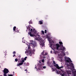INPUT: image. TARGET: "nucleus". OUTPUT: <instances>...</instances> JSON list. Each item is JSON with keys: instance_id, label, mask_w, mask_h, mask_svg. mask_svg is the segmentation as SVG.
I'll return each instance as SVG.
<instances>
[{"instance_id": "obj_16", "label": "nucleus", "mask_w": 76, "mask_h": 76, "mask_svg": "<svg viewBox=\"0 0 76 76\" xmlns=\"http://www.w3.org/2000/svg\"><path fill=\"white\" fill-rule=\"evenodd\" d=\"M59 44H60L61 46H62V47H63V42H59Z\"/></svg>"}, {"instance_id": "obj_10", "label": "nucleus", "mask_w": 76, "mask_h": 76, "mask_svg": "<svg viewBox=\"0 0 76 76\" xmlns=\"http://www.w3.org/2000/svg\"><path fill=\"white\" fill-rule=\"evenodd\" d=\"M16 26H14L13 28V30L14 32H19V31L17 29L16 30Z\"/></svg>"}, {"instance_id": "obj_20", "label": "nucleus", "mask_w": 76, "mask_h": 76, "mask_svg": "<svg viewBox=\"0 0 76 76\" xmlns=\"http://www.w3.org/2000/svg\"><path fill=\"white\" fill-rule=\"evenodd\" d=\"M52 70H53V72H54L55 71V70H56V69H54V68H51Z\"/></svg>"}, {"instance_id": "obj_19", "label": "nucleus", "mask_w": 76, "mask_h": 76, "mask_svg": "<svg viewBox=\"0 0 76 76\" xmlns=\"http://www.w3.org/2000/svg\"><path fill=\"white\" fill-rule=\"evenodd\" d=\"M56 73H57V74H60V72H58V71L57 70V69L56 70Z\"/></svg>"}, {"instance_id": "obj_45", "label": "nucleus", "mask_w": 76, "mask_h": 76, "mask_svg": "<svg viewBox=\"0 0 76 76\" xmlns=\"http://www.w3.org/2000/svg\"><path fill=\"white\" fill-rule=\"evenodd\" d=\"M35 68H36V69H37V67H35Z\"/></svg>"}, {"instance_id": "obj_34", "label": "nucleus", "mask_w": 76, "mask_h": 76, "mask_svg": "<svg viewBox=\"0 0 76 76\" xmlns=\"http://www.w3.org/2000/svg\"><path fill=\"white\" fill-rule=\"evenodd\" d=\"M45 34H47V30H45Z\"/></svg>"}, {"instance_id": "obj_31", "label": "nucleus", "mask_w": 76, "mask_h": 76, "mask_svg": "<svg viewBox=\"0 0 76 76\" xmlns=\"http://www.w3.org/2000/svg\"><path fill=\"white\" fill-rule=\"evenodd\" d=\"M43 69H46V66H44L42 67Z\"/></svg>"}, {"instance_id": "obj_30", "label": "nucleus", "mask_w": 76, "mask_h": 76, "mask_svg": "<svg viewBox=\"0 0 76 76\" xmlns=\"http://www.w3.org/2000/svg\"><path fill=\"white\" fill-rule=\"evenodd\" d=\"M15 61H16V62L18 61V59H17V58L15 59Z\"/></svg>"}, {"instance_id": "obj_43", "label": "nucleus", "mask_w": 76, "mask_h": 76, "mask_svg": "<svg viewBox=\"0 0 76 76\" xmlns=\"http://www.w3.org/2000/svg\"><path fill=\"white\" fill-rule=\"evenodd\" d=\"M44 58H46V57L45 56Z\"/></svg>"}, {"instance_id": "obj_26", "label": "nucleus", "mask_w": 76, "mask_h": 76, "mask_svg": "<svg viewBox=\"0 0 76 76\" xmlns=\"http://www.w3.org/2000/svg\"><path fill=\"white\" fill-rule=\"evenodd\" d=\"M6 74H7V73H4V76H7V75H6Z\"/></svg>"}, {"instance_id": "obj_42", "label": "nucleus", "mask_w": 76, "mask_h": 76, "mask_svg": "<svg viewBox=\"0 0 76 76\" xmlns=\"http://www.w3.org/2000/svg\"><path fill=\"white\" fill-rule=\"evenodd\" d=\"M37 39V40H38V39Z\"/></svg>"}, {"instance_id": "obj_4", "label": "nucleus", "mask_w": 76, "mask_h": 76, "mask_svg": "<svg viewBox=\"0 0 76 76\" xmlns=\"http://www.w3.org/2000/svg\"><path fill=\"white\" fill-rule=\"evenodd\" d=\"M30 41V44H32V47L35 48L37 46V42H36L35 41L34 42L32 40H31Z\"/></svg>"}, {"instance_id": "obj_13", "label": "nucleus", "mask_w": 76, "mask_h": 76, "mask_svg": "<svg viewBox=\"0 0 76 76\" xmlns=\"http://www.w3.org/2000/svg\"><path fill=\"white\" fill-rule=\"evenodd\" d=\"M74 76H76V71H74L73 72Z\"/></svg>"}, {"instance_id": "obj_40", "label": "nucleus", "mask_w": 76, "mask_h": 76, "mask_svg": "<svg viewBox=\"0 0 76 76\" xmlns=\"http://www.w3.org/2000/svg\"><path fill=\"white\" fill-rule=\"evenodd\" d=\"M25 71H27V69H25Z\"/></svg>"}, {"instance_id": "obj_39", "label": "nucleus", "mask_w": 76, "mask_h": 76, "mask_svg": "<svg viewBox=\"0 0 76 76\" xmlns=\"http://www.w3.org/2000/svg\"><path fill=\"white\" fill-rule=\"evenodd\" d=\"M26 64H28V66H29V64L28 63H27Z\"/></svg>"}, {"instance_id": "obj_47", "label": "nucleus", "mask_w": 76, "mask_h": 76, "mask_svg": "<svg viewBox=\"0 0 76 76\" xmlns=\"http://www.w3.org/2000/svg\"><path fill=\"white\" fill-rule=\"evenodd\" d=\"M0 67H1V66H0Z\"/></svg>"}, {"instance_id": "obj_37", "label": "nucleus", "mask_w": 76, "mask_h": 76, "mask_svg": "<svg viewBox=\"0 0 76 76\" xmlns=\"http://www.w3.org/2000/svg\"><path fill=\"white\" fill-rule=\"evenodd\" d=\"M16 55H15V54L13 55V57H15V56Z\"/></svg>"}, {"instance_id": "obj_12", "label": "nucleus", "mask_w": 76, "mask_h": 76, "mask_svg": "<svg viewBox=\"0 0 76 76\" xmlns=\"http://www.w3.org/2000/svg\"><path fill=\"white\" fill-rule=\"evenodd\" d=\"M54 46H55V45H53L52 44H50V47L52 49V50H54L53 49V48H54Z\"/></svg>"}, {"instance_id": "obj_1", "label": "nucleus", "mask_w": 76, "mask_h": 76, "mask_svg": "<svg viewBox=\"0 0 76 76\" xmlns=\"http://www.w3.org/2000/svg\"><path fill=\"white\" fill-rule=\"evenodd\" d=\"M66 61L67 63H69V64L67 65L68 67L67 69H70L71 70H73L74 68V66H73V63H71V62H72V61L71 60L70 58H69L68 60H66Z\"/></svg>"}, {"instance_id": "obj_36", "label": "nucleus", "mask_w": 76, "mask_h": 76, "mask_svg": "<svg viewBox=\"0 0 76 76\" xmlns=\"http://www.w3.org/2000/svg\"><path fill=\"white\" fill-rule=\"evenodd\" d=\"M8 76H13V75H8Z\"/></svg>"}, {"instance_id": "obj_38", "label": "nucleus", "mask_w": 76, "mask_h": 76, "mask_svg": "<svg viewBox=\"0 0 76 76\" xmlns=\"http://www.w3.org/2000/svg\"><path fill=\"white\" fill-rule=\"evenodd\" d=\"M52 50H51V51H50V53H52Z\"/></svg>"}, {"instance_id": "obj_41", "label": "nucleus", "mask_w": 76, "mask_h": 76, "mask_svg": "<svg viewBox=\"0 0 76 76\" xmlns=\"http://www.w3.org/2000/svg\"><path fill=\"white\" fill-rule=\"evenodd\" d=\"M28 29H29V30H30V27H29V28H28Z\"/></svg>"}, {"instance_id": "obj_8", "label": "nucleus", "mask_w": 76, "mask_h": 76, "mask_svg": "<svg viewBox=\"0 0 76 76\" xmlns=\"http://www.w3.org/2000/svg\"><path fill=\"white\" fill-rule=\"evenodd\" d=\"M25 62V61L23 59L21 61H20V62H21V63H20L19 64H17V66H21V65H22L23 64V63Z\"/></svg>"}, {"instance_id": "obj_28", "label": "nucleus", "mask_w": 76, "mask_h": 76, "mask_svg": "<svg viewBox=\"0 0 76 76\" xmlns=\"http://www.w3.org/2000/svg\"><path fill=\"white\" fill-rule=\"evenodd\" d=\"M42 63H44V59H42Z\"/></svg>"}, {"instance_id": "obj_18", "label": "nucleus", "mask_w": 76, "mask_h": 76, "mask_svg": "<svg viewBox=\"0 0 76 76\" xmlns=\"http://www.w3.org/2000/svg\"><path fill=\"white\" fill-rule=\"evenodd\" d=\"M48 55V53L47 52L45 53V54L43 55L44 56H47Z\"/></svg>"}, {"instance_id": "obj_7", "label": "nucleus", "mask_w": 76, "mask_h": 76, "mask_svg": "<svg viewBox=\"0 0 76 76\" xmlns=\"http://www.w3.org/2000/svg\"><path fill=\"white\" fill-rule=\"evenodd\" d=\"M40 45H42V47L44 46V45H45L44 44V40L42 39L40 40Z\"/></svg>"}, {"instance_id": "obj_9", "label": "nucleus", "mask_w": 76, "mask_h": 76, "mask_svg": "<svg viewBox=\"0 0 76 76\" xmlns=\"http://www.w3.org/2000/svg\"><path fill=\"white\" fill-rule=\"evenodd\" d=\"M9 70L7 69V68H5L4 70V73H8L9 72Z\"/></svg>"}, {"instance_id": "obj_27", "label": "nucleus", "mask_w": 76, "mask_h": 76, "mask_svg": "<svg viewBox=\"0 0 76 76\" xmlns=\"http://www.w3.org/2000/svg\"><path fill=\"white\" fill-rule=\"evenodd\" d=\"M26 58H27V57H25V58H24V60H26Z\"/></svg>"}, {"instance_id": "obj_25", "label": "nucleus", "mask_w": 76, "mask_h": 76, "mask_svg": "<svg viewBox=\"0 0 76 76\" xmlns=\"http://www.w3.org/2000/svg\"><path fill=\"white\" fill-rule=\"evenodd\" d=\"M63 47V50H65V49H66V48H65L64 47H63V46H62Z\"/></svg>"}, {"instance_id": "obj_2", "label": "nucleus", "mask_w": 76, "mask_h": 76, "mask_svg": "<svg viewBox=\"0 0 76 76\" xmlns=\"http://www.w3.org/2000/svg\"><path fill=\"white\" fill-rule=\"evenodd\" d=\"M44 65V64L42 63V62H41L40 61H39V64H37V68L38 70H40L42 68V66H43Z\"/></svg>"}, {"instance_id": "obj_32", "label": "nucleus", "mask_w": 76, "mask_h": 76, "mask_svg": "<svg viewBox=\"0 0 76 76\" xmlns=\"http://www.w3.org/2000/svg\"><path fill=\"white\" fill-rule=\"evenodd\" d=\"M29 24H30V23H31V24L32 23V21H30L29 22Z\"/></svg>"}, {"instance_id": "obj_22", "label": "nucleus", "mask_w": 76, "mask_h": 76, "mask_svg": "<svg viewBox=\"0 0 76 76\" xmlns=\"http://www.w3.org/2000/svg\"><path fill=\"white\" fill-rule=\"evenodd\" d=\"M44 51H43L41 53V54L42 55H44Z\"/></svg>"}, {"instance_id": "obj_15", "label": "nucleus", "mask_w": 76, "mask_h": 76, "mask_svg": "<svg viewBox=\"0 0 76 76\" xmlns=\"http://www.w3.org/2000/svg\"><path fill=\"white\" fill-rule=\"evenodd\" d=\"M60 47V45H56V49L57 50H58V48Z\"/></svg>"}, {"instance_id": "obj_35", "label": "nucleus", "mask_w": 76, "mask_h": 76, "mask_svg": "<svg viewBox=\"0 0 76 76\" xmlns=\"http://www.w3.org/2000/svg\"><path fill=\"white\" fill-rule=\"evenodd\" d=\"M13 54H16V52L15 51H14L13 52Z\"/></svg>"}, {"instance_id": "obj_3", "label": "nucleus", "mask_w": 76, "mask_h": 76, "mask_svg": "<svg viewBox=\"0 0 76 76\" xmlns=\"http://www.w3.org/2000/svg\"><path fill=\"white\" fill-rule=\"evenodd\" d=\"M53 63L54 66L56 67V68L58 69H59L60 70L62 68H63L64 67L63 66L61 67L58 66V64H56V62H55V61H53Z\"/></svg>"}, {"instance_id": "obj_23", "label": "nucleus", "mask_w": 76, "mask_h": 76, "mask_svg": "<svg viewBox=\"0 0 76 76\" xmlns=\"http://www.w3.org/2000/svg\"><path fill=\"white\" fill-rule=\"evenodd\" d=\"M49 42L50 43H52V42H53V40H49Z\"/></svg>"}, {"instance_id": "obj_33", "label": "nucleus", "mask_w": 76, "mask_h": 76, "mask_svg": "<svg viewBox=\"0 0 76 76\" xmlns=\"http://www.w3.org/2000/svg\"><path fill=\"white\" fill-rule=\"evenodd\" d=\"M63 55H64V56H66V54H65V53H63Z\"/></svg>"}, {"instance_id": "obj_14", "label": "nucleus", "mask_w": 76, "mask_h": 76, "mask_svg": "<svg viewBox=\"0 0 76 76\" xmlns=\"http://www.w3.org/2000/svg\"><path fill=\"white\" fill-rule=\"evenodd\" d=\"M37 33V31H35V29H33V34H36Z\"/></svg>"}, {"instance_id": "obj_21", "label": "nucleus", "mask_w": 76, "mask_h": 76, "mask_svg": "<svg viewBox=\"0 0 76 76\" xmlns=\"http://www.w3.org/2000/svg\"><path fill=\"white\" fill-rule=\"evenodd\" d=\"M23 64H24V66H28V64H26V63H25V62H23Z\"/></svg>"}, {"instance_id": "obj_6", "label": "nucleus", "mask_w": 76, "mask_h": 76, "mask_svg": "<svg viewBox=\"0 0 76 76\" xmlns=\"http://www.w3.org/2000/svg\"><path fill=\"white\" fill-rule=\"evenodd\" d=\"M31 32H29L28 33V34L30 35V37H35V35L33 33V31L32 29H31L30 30Z\"/></svg>"}, {"instance_id": "obj_44", "label": "nucleus", "mask_w": 76, "mask_h": 76, "mask_svg": "<svg viewBox=\"0 0 76 76\" xmlns=\"http://www.w3.org/2000/svg\"><path fill=\"white\" fill-rule=\"evenodd\" d=\"M66 76H69V75H68V76L66 75Z\"/></svg>"}, {"instance_id": "obj_24", "label": "nucleus", "mask_w": 76, "mask_h": 76, "mask_svg": "<svg viewBox=\"0 0 76 76\" xmlns=\"http://www.w3.org/2000/svg\"><path fill=\"white\" fill-rule=\"evenodd\" d=\"M60 75L61 76H64V74H62V73H61Z\"/></svg>"}, {"instance_id": "obj_29", "label": "nucleus", "mask_w": 76, "mask_h": 76, "mask_svg": "<svg viewBox=\"0 0 76 76\" xmlns=\"http://www.w3.org/2000/svg\"><path fill=\"white\" fill-rule=\"evenodd\" d=\"M42 33L43 34H44V31H42Z\"/></svg>"}, {"instance_id": "obj_5", "label": "nucleus", "mask_w": 76, "mask_h": 76, "mask_svg": "<svg viewBox=\"0 0 76 76\" xmlns=\"http://www.w3.org/2000/svg\"><path fill=\"white\" fill-rule=\"evenodd\" d=\"M28 48L29 49V50H28V53L30 56H32V53H33L34 52V51H35V50L33 49V51L32 50L30 49V48H29V46H28Z\"/></svg>"}, {"instance_id": "obj_17", "label": "nucleus", "mask_w": 76, "mask_h": 76, "mask_svg": "<svg viewBox=\"0 0 76 76\" xmlns=\"http://www.w3.org/2000/svg\"><path fill=\"white\" fill-rule=\"evenodd\" d=\"M39 23L40 25H42V24H43V23L42 22V21H39Z\"/></svg>"}, {"instance_id": "obj_46", "label": "nucleus", "mask_w": 76, "mask_h": 76, "mask_svg": "<svg viewBox=\"0 0 76 76\" xmlns=\"http://www.w3.org/2000/svg\"><path fill=\"white\" fill-rule=\"evenodd\" d=\"M27 72H28L27 71H26V73H27Z\"/></svg>"}, {"instance_id": "obj_11", "label": "nucleus", "mask_w": 76, "mask_h": 76, "mask_svg": "<svg viewBox=\"0 0 76 76\" xmlns=\"http://www.w3.org/2000/svg\"><path fill=\"white\" fill-rule=\"evenodd\" d=\"M71 72H71V71H70V70H68L67 71V73H68V75H70V74H71Z\"/></svg>"}]
</instances>
